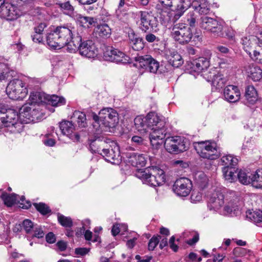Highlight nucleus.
<instances>
[{"label":"nucleus","mask_w":262,"mask_h":262,"mask_svg":"<svg viewBox=\"0 0 262 262\" xmlns=\"http://www.w3.org/2000/svg\"><path fill=\"white\" fill-rule=\"evenodd\" d=\"M46 27V24L40 23L38 26L34 28V31L35 33H39L42 34V32Z\"/></svg>","instance_id":"nucleus-63"},{"label":"nucleus","mask_w":262,"mask_h":262,"mask_svg":"<svg viewBox=\"0 0 262 262\" xmlns=\"http://www.w3.org/2000/svg\"><path fill=\"white\" fill-rule=\"evenodd\" d=\"M89 141L90 150L94 153L101 155L102 148L108 147V141L103 140L100 138H96L94 140L90 139Z\"/></svg>","instance_id":"nucleus-26"},{"label":"nucleus","mask_w":262,"mask_h":262,"mask_svg":"<svg viewBox=\"0 0 262 262\" xmlns=\"http://www.w3.org/2000/svg\"><path fill=\"white\" fill-rule=\"evenodd\" d=\"M146 160L147 157L145 155L133 152L130 154L128 162L133 166L142 167L145 166Z\"/></svg>","instance_id":"nucleus-29"},{"label":"nucleus","mask_w":262,"mask_h":262,"mask_svg":"<svg viewBox=\"0 0 262 262\" xmlns=\"http://www.w3.org/2000/svg\"><path fill=\"white\" fill-rule=\"evenodd\" d=\"M136 177L141 179L143 183L151 186H157L165 181V174L164 171L157 167H152L148 169L138 171Z\"/></svg>","instance_id":"nucleus-3"},{"label":"nucleus","mask_w":262,"mask_h":262,"mask_svg":"<svg viewBox=\"0 0 262 262\" xmlns=\"http://www.w3.org/2000/svg\"><path fill=\"white\" fill-rule=\"evenodd\" d=\"M238 159L229 155L223 156L221 159V164L224 167L230 168L237 164Z\"/></svg>","instance_id":"nucleus-43"},{"label":"nucleus","mask_w":262,"mask_h":262,"mask_svg":"<svg viewBox=\"0 0 262 262\" xmlns=\"http://www.w3.org/2000/svg\"><path fill=\"white\" fill-rule=\"evenodd\" d=\"M202 193L199 191H193L191 195V201L193 203L199 202L202 200Z\"/></svg>","instance_id":"nucleus-55"},{"label":"nucleus","mask_w":262,"mask_h":262,"mask_svg":"<svg viewBox=\"0 0 262 262\" xmlns=\"http://www.w3.org/2000/svg\"><path fill=\"white\" fill-rule=\"evenodd\" d=\"M160 4L165 8L171 6H176V11L174 18L178 19L181 17L184 12L187 9V6L183 4L182 0H158Z\"/></svg>","instance_id":"nucleus-20"},{"label":"nucleus","mask_w":262,"mask_h":262,"mask_svg":"<svg viewBox=\"0 0 262 262\" xmlns=\"http://www.w3.org/2000/svg\"><path fill=\"white\" fill-rule=\"evenodd\" d=\"M32 108V107L28 106L27 104L23 105L20 108L18 118L19 121L21 123L27 124L32 122L33 119H32L30 113Z\"/></svg>","instance_id":"nucleus-28"},{"label":"nucleus","mask_w":262,"mask_h":262,"mask_svg":"<svg viewBox=\"0 0 262 262\" xmlns=\"http://www.w3.org/2000/svg\"><path fill=\"white\" fill-rule=\"evenodd\" d=\"M50 137H54V136L53 134H47V139L43 140V142L47 146H53L55 143V140Z\"/></svg>","instance_id":"nucleus-56"},{"label":"nucleus","mask_w":262,"mask_h":262,"mask_svg":"<svg viewBox=\"0 0 262 262\" xmlns=\"http://www.w3.org/2000/svg\"><path fill=\"white\" fill-rule=\"evenodd\" d=\"M73 121L77 122L78 126L81 127H85L86 126L85 115L80 111H76L74 112L72 117Z\"/></svg>","instance_id":"nucleus-39"},{"label":"nucleus","mask_w":262,"mask_h":262,"mask_svg":"<svg viewBox=\"0 0 262 262\" xmlns=\"http://www.w3.org/2000/svg\"><path fill=\"white\" fill-rule=\"evenodd\" d=\"M167 134L165 125L162 127H157L151 129L149 139L151 145L154 149H158L164 143Z\"/></svg>","instance_id":"nucleus-14"},{"label":"nucleus","mask_w":262,"mask_h":262,"mask_svg":"<svg viewBox=\"0 0 262 262\" xmlns=\"http://www.w3.org/2000/svg\"><path fill=\"white\" fill-rule=\"evenodd\" d=\"M166 56L168 62L173 67L179 68L184 62L181 55L176 51H170Z\"/></svg>","instance_id":"nucleus-33"},{"label":"nucleus","mask_w":262,"mask_h":262,"mask_svg":"<svg viewBox=\"0 0 262 262\" xmlns=\"http://www.w3.org/2000/svg\"><path fill=\"white\" fill-rule=\"evenodd\" d=\"M209 65V57H203L193 60V61L188 63V67L191 69V71L197 73H200L207 70Z\"/></svg>","instance_id":"nucleus-21"},{"label":"nucleus","mask_w":262,"mask_h":262,"mask_svg":"<svg viewBox=\"0 0 262 262\" xmlns=\"http://www.w3.org/2000/svg\"><path fill=\"white\" fill-rule=\"evenodd\" d=\"M136 129L141 134H145L148 132L149 128L148 121L147 115L145 117L138 116L134 120Z\"/></svg>","instance_id":"nucleus-27"},{"label":"nucleus","mask_w":262,"mask_h":262,"mask_svg":"<svg viewBox=\"0 0 262 262\" xmlns=\"http://www.w3.org/2000/svg\"><path fill=\"white\" fill-rule=\"evenodd\" d=\"M77 19L81 26L89 28L97 23V19L92 17L83 16L80 14L77 15Z\"/></svg>","instance_id":"nucleus-42"},{"label":"nucleus","mask_w":262,"mask_h":262,"mask_svg":"<svg viewBox=\"0 0 262 262\" xmlns=\"http://www.w3.org/2000/svg\"><path fill=\"white\" fill-rule=\"evenodd\" d=\"M46 94L42 92H35L31 93L30 96V105L40 106V105L46 104L47 99Z\"/></svg>","instance_id":"nucleus-30"},{"label":"nucleus","mask_w":262,"mask_h":262,"mask_svg":"<svg viewBox=\"0 0 262 262\" xmlns=\"http://www.w3.org/2000/svg\"><path fill=\"white\" fill-rule=\"evenodd\" d=\"M192 8L200 14L206 15L210 11V6L207 0H200L198 5L193 3Z\"/></svg>","instance_id":"nucleus-37"},{"label":"nucleus","mask_w":262,"mask_h":262,"mask_svg":"<svg viewBox=\"0 0 262 262\" xmlns=\"http://www.w3.org/2000/svg\"><path fill=\"white\" fill-rule=\"evenodd\" d=\"M76 33L75 29L67 26H57L47 35V43L53 49H60L64 46L68 48L73 38L76 36Z\"/></svg>","instance_id":"nucleus-1"},{"label":"nucleus","mask_w":262,"mask_h":262,"mask_svg":"<svg viewBox=\"0 0 262 262\" xmlns=\"http://www.w3.org/2000/svg\"><path fill=\"white\" fill-rule=\"evenodd\" d=\"M257 37L253 36H249L245 37L242 39V45L244 50L249 55L250 57H252V53L256 48L258 45L257 42Z\"/></svg>","instance_id":"nucleus-25"},{"label":"nucleus","mask_w":262,"mask_h":262,"mask_svg":"<svg viewBox=\"0 0 262 262\" xmlns=\"http://www.w3.org/2000/svg\"><path fill=\"white\" fill-rule=\"evenodd\" d=\"M46 104H51L52 106H57L65 104L66 100L63 97H59L57 95H49L46 94Z\"/></svg>","instance_id":"nucleus-41"},{"label":"nucleus","mask_w":262,"mask_h":262,"mask_svg":"<svg viewBox=\"0 0 262 262\" xmlns=\"http://www.w3.org/2000/svg\"><path fill=\"white\" fill-rule=\"evenodd\" d=\"M32 110L30 112L32 119H33L32 122H35L42 117V113L41 112L40 106L36 105H30Z\"/></svg>","instance_id":"nucleus-49"},{"label":"nucleus","mask_w":262,"mask_h":262,"mask_svg":"<svg viewBox=\"0 0 262 262\" xmlns=\"http://www.w3.org/2000/svg\"><path fill=\"white\" fill-rule=\"evenodd\" d=\"M129 42L134 50L139 51L144 47L143 39L142 38L138 37L133 33L129 34Z\"/></svg>","instance_id":"nucleus-36"},{"label":"nucleus","mask_w":262,"mask_h":262,"mask_svg":"<svg viewBox=\"0 0 262 262\" xmlns=\"http://www.w3.org/2000/svg\"><path fill=\"white\" fill-rule=\"evenodd\" d=\"M1 119L5 123V127L13 126L19 121L17 112L13 109L7 110L4 105L0 104Z\"/></svg>","instance_id":"nucleus-18"},{"label":"nucleus","mask_w":262,"mask_h":262,"mask_svg":"<svg viewBox=\"0 0 262 262\" xmlns=\"http://www.w3.org/2000/svg\"><path fill=\"white\" fill-rule=\"evenodd\" d=\"M210 75L207 77L208 81H211L212 84L217 89L222 88L225 83V79L223 76L215 70L209 73Z\"/></svg>","instance_id":"nucleus-32"},{"label":"nucleus","mask_w":262,"mask_h":262,"mask_svg":"<svg viewBox=\"0 0 262 262\" xmlns=\"http://www.w3.org/2000/svg\"><path fill=\"white\" fill-rule=\"evenodd\" d=\"M171 35L176 41L185 44L191 40L193 34L191 28L187 24L178 23L172 28Z\"/></svg>","instance_id":"nucleus-5"},{"label":"nucleus","mask_w":262,"mask_h":262,"mask_svg":"<svg viewBox=\"0 0 262 262\" xmlns=\"http://www.w3.org/2000/svg\"><path fill=\"white\" fill-rule=\"evenodd\" d=\"M96 37L100 38H108L111 34V29L107 24L98 25L95 29Z\"/></svg>","instance_id":"nucleus-35"},{"label":"nucleus","mask_w":262,"mask_h":262,"mask_svg":"<svg viewBox=\"0 0 262 262\" xmlns=\"http://www.w3.org/2000/svg\"><path fill=\"white\" fill-rule=\"evenodd\" d=\"M100 115V121L106 126L114 127L118 121V115L117 112L112 108L101 110Z\"/></svg>","instance_id":"nucleus-15"},{"label":"nucleus","mask_w":262,"mask_h":262,"mask_svg":"<svg viewBox=\"0 0 262 262\" xmlns=\"http://www.w3.org/2000/svg\"><path fill=\"white\" fill-rule=\"evenodd\" d=\"M223 172L225 179L230 182H232L235 178L234 170L232 167H223Z\"/></svg>","instance_id":"nucleus-50"},{"label":"nucleus","mask_w":262,"mask_h":262,"mask_svg":"<svg viewBox=\"0 0 262 262\" xmlns=\"http://www.w3.org/2000/svg\"><path fill=\"white\" fill-rule=\"evenodd\" d=\"M253 60H259L262 62V47L257 45L256 48L253 51L252 57H250Z\"/></svg>","instance_id":"nucleus-52"},{"label":"nucleus","mask_w":262,"mask_h":262,"mask_svg":"<svg viewBox=\"0 0 262 262\" xmlns=\"http://www.w3.org/2000/svg\"><path fill=\"white\" fill-rule=\"evenodd\" d=\"M165 149L171 154H178L188 148L187 141L182 137L176 136L167 137L164 141Z\"/></svg>","instance_id":"nucleus-6"},{"label":"nucleus","mask_w":262,"mask_h":262,"mask_svg":"<svg viewBox=\"0 0 262 262\" xmlns=\"http://www.w3.org/2000/svg\"><path fill=\"white\" fill-rule=\"evenodd\" d=\"M135 60L139 62L140 67L150 73H156L160 67L159 62L149 55L137 56Z\"/></svg>","instance_id":"nucleus-17"},{"label":"nucleus","mask_w":262,"mask_h":262,"mask_svg":"<svg viewBox=\"0 0 262 262\" xmlns=\"http://www.w3.org/2000/svg\"><path fill=\"white\" fill-rule=\"evenodd\" d=\"M82 29H77L76 36L73 38V41L67 48L70 53H75L79 51L80 54L87 58H94L97 55V50L92 41H82L81 35Z\"/></svg>","instance_id":"nucleus-2"},{"label":"nucleus","mask_w":262,"mask_h":262,"mask_svg":"<svg viewBox=\"0 0 262 262\" xmlns=\"http://www.w3.org/2000/svg\"><path fill=\"white\" fill-rule=\"evenodd\" d=\"M253 218L255 220V222H262V209L258 210L254 212Z\"/></svg>","instance_id":"nucleus-59"},{"label":"nucleus","mask_w":262,"mask_h":262,"mask_svg":"<svg viewBox=\"0 0 262 262\" xmlns=\"http://www.w3.org/2000/svg\"><path fill=\"white\" fill-rule=\"evenodd\" d=\"M239 201L236 196H233L232 199H230L224 207V211L227 214H231L233 212L237 214L239 209Z\"/></svg>","instance_id":"nucleus-34"},{"label":"nucleus","mask_w":262,"mask_h":262,"mask_svg":"<svg viewBox=\"0 0 262 262\" xmlns=\"http://www.w3.org/2000/svg\"><path fill=\"white\" fill-rule=\"evenodd\" d=\"M224 195L220 190H215L208 195V207L210 210H218L224 203Z\"/></svg>","instance_id":"nucleus-19"},{"label":"nucleus","mask_w":262,"mask_h":262,"mask_svg":"<svg viewBox=\"0 0 262 262\" xmlns=\"http://www.w3.org/2000/svg\"><path fill=\"white\" fill-rule=\"evenodd\" d=\"M245 97L246 99L251 104L257 100V92L253 86L249 85L246 89Z\"/></svg>","instance_id":"nucleus-44"},{"label":"nucleus","mask_w":262,"mask_h":262,"mask_svg":"<svg viewBox=\"0 0 262 262\" xmlns=\"http://www.w3.org/2000/svg\"><path fill=\"white\" fill-rule=\"evenodd\" d=\"M192 186L191 181L189 179L180 178L175 181L173 190L178 195L186 196L190 192Z\"/></svg>","instance_id":"nucleus-16"},{"label":"nucleus","mask_w":262,"mask_h":262,"mask_svg":"<svg viewBox=\"0 0 262 262\" xmlns=\"http://www.w3.org/2000/svg\"><path fill=\"white\" fill-rule=\"evenodd\" d=\"M185 21L190 27H195L198 23V15L195 10L189 11L185 17Z\"/></svg>","instance_id":"nucleus-40"},{"label":"nucleus","mask_w":262,"mask_h":262,"mask_svg":"<svg viewBox=\"0 0 262 262\" xmlns=\"http://www.w3.org/2000/svg\"><path fill=\"white\" fill-rule=\"evenodd\" d=\"M161 238V236L160 235L153 236L149 241L148 245V250L150 251H153L159 244Z\"/></svg>","instance_id":"nucleus-53"},{"label":"nucleus","mask_w":262,"mask_h":262,"mask_svg":"<svg viewBox=\"0 0 262 262\" xmlns=\"http://www.w3.org/2000/svg\"><path fill=\"white\" fill-rule=\"evenodd\" d=\"M33 205L37 210L42 215H46L51 211L49 207L43 203H33Z\"/></svg>","instance_id":"nucleus-51"},{"label":"nucleus","mask_w":262,"mask_h":262,"mask_svg":"<svg viewBox=\"0 0 262 262\" xmlns=\"http://www.w3.org/2000/svg\"><path fill=\"white\" fill-rule=\"evenodd\" d=\"M194 147L200 156L204 159H216L220 155L214 143L209 141L196 142L194 143Z\"/></svg>","instance_id":"nucleus-4"},{"label":"nucleus","mask_w":262,"mask_h":262,"mask_svg":"<svg viewBox=\"0 0 262 262\" xmlns=\"http://www.w3.org/2000/svg\"><path fill=\"white\" fill-rule=\"evenodd\" d=\"M106 60L117 63H127L129 62V57L118 49L108 47L104 52Z\"/></svg>","instance_id":"nucleus-12"},{"label":"nucleus","mask_w":262,"mask_h":262,"mask_svg":"<svg viewBox=\"0 0 262 262\" xmlns=\"http://www.w3.org/2000/svg\"><path fill=\"white\" fill-rule=\"evenodd\" d=\"M226 257L225 254H217L214 255L213 262H222L223 260Z\"/></svg>","instance_id":"nucleus-64"},{"label":"nucleus","mask_w":262,"mask_h":262,"mask_svg":"<svg viewBox=\"0 0 262 262\" xmlns=\"http://www.w3.org/2000/svg\"><path fill=\"white\" fill-rule=\"evenodd\" d=\"M108 147L102 148V155L105 160L114 164H117L121 160L119 147L117 143L108 140Z\"/></svg>","instance_id":"nucleus-9"},{"label":"nucleus","mask_w":262,"mask_h":262,"mask_svg":"<svg viewBox=\"0 0 262 262\" xmlns=\"http://www.w3.org/2000/svg\"><path fill=\"white\" fill-rule=\"evenodd\" d=\"M45 233L40 227L38 226L34 227V234H33V236L39 238L43 237Z\"/></svg>","instance_id":"nucleus-57"},{"label":"nucleus","mask_w":262,"mask_h":262,"mask_svg":"<svg viewBox=\"0 0 262 262\" xmlns=\"http://www.w3.org/2000/svg\"><path fill=\"white\" fill-rule=\"evenodd\" d=\"M252 185L257 188H262V169L258 170L253 175Z\"/></svg>","instance_id":"nucleus-46"},{"label":"nucleus","mask_w":262,"mask_h":262,"mask_svg":"<svg viewBox=\"0 0 262 262\" xmlns=\"http://www.w3.org/2000/svg\"><path fill=\"white\" fill-rule=\"evenodd\" d=\"M224 95L228 101L236 102L240 99L241 93L236 86L229 85L225 88Z\"/></svg>","instance_id":"nucleus-23"},{"label":"nucleus","mask_w":262,"mask_h":262,"mask_svg":"<svg viewBox=\"0 0 262 262\" xmlns=\"http://www.w3.org/2000/svg\"><path fill=\"white\" fill-rule=\"evenodd\" d=\"M58 221L63 227L70 228L73 226V221L71 217L65 216L63 215L58 213Z\"/></svg>","instance_id":"nucleus-47"},{"label":"nucleus","mask_w":262,"mask_h":262,"mask_svg":"<svg viewBox=\"0 0 262 262\" xmlns=\"http://www.w3.org/2000/svg\"><path fill=\"white\" fill-rule=\"evenodd\" d=\"M59 127L63 135H67L70 138L75 141H79L80 139L79 135L75 133L72 135L74 127L72 122L64 121L60 123Z\"/></svg>","instance_id":"nucleus-24"},{"label":"nucleus","mask_w":262,"mask_h":262,"mask_svg":"<svg viewBox=\"0 0 262 262\" xmlns=\"http://www.w3.org/2000/svg\"><path fill=\"white\" fill-rule=\"evenodd\" d=\"M46 238L47 242L50 244H53L56 241L55 236L52 232L49 233L46 235Z\"/></svg>","instance_id":"nucleus-62"},{"label":"nucleus","mask_w":262,"mask_h":262,"mask_svg":"<svg viewBox=\"0 0 262 262\" xmlns=\"http://www.w3.org/2000/svg\"><path fill=\"white\" fill-rule=\"evenodd\" d=\"M23 226L24 230L27 233H30L32 229L35 227L33 223L30 220L28 219L24 221L23 223Z\"/></svg>","instance_id":"nucleus-54"},{"label":"nucleus","mask_w":262,"mask_h":262,"mask_svg":"<svg viewBox=\"0 0 262 262\" xmlns=\"http://www.w3.org/2000/svg\"><path fill=\"white\" fill-rule=\"evenodd\" d=\"M148 121L149 128L153 129L157 127H162L165 125L166 120L165 117L159 115L154 112H150L147 115Z\"/></svg>","instance_id":"nucleus-22"},{"label":"nucleus","mask_w":262,"mask_h":262,"mask_svg":"<svg viewBox=\"0 0 262 262\" xmlns=\"http://www.w3.org/2000/svg\"><path fill=\"white\" fill-rule=\"evenodd\" d=\"M245 70L248 76L253 81H257L262 78V70L253 64L245 67Z\"/></svg>","instance_id":"nucleus-31"},{"label":"nucleus","mask_w":262,"mask_h":262,"mask_svg":"<svg viewBox=\"0 0 262 262\" xmlns=\"http://www.w3.org/2000/svg\"><path fill=\"white\" fill-rule=\"evenodd\" d=\"M89 251V249L86 248H76L75 252L77 255H84Z\"/></svg>","instance_id":"nucleus-60"},{"label":"nucleus","mask_w":262,"mask_h":262,"mask_svg":"<svg viewBox=\"0 0 262 262\" xmlns=\"http://www.w3.org/2000/svg\"><path fill=\"white\" fill-rule=\"evenodd\" d=\"M194 180L195 183L202 189L206 187L207 185L208 179L206 174L202 172H199L195 173L194 175Z\"/></svg>","instance_id":"nucleus-45"},{"label":"nucleus","mask_w":262,"mask_h":262,"mask_svg":"<svg viewBox=\"0 0 262 262\" xmlns=\"http://www.w3.org/2000/svg\"><path fill=\"white\" fill-rule=\"evenodd\" d=\"M0 197L4 204L8 207L12 206L17 202L20 204V207L23 209H28L31 206V202L29 201H26L24 196H21L20 200H18V195L17 194L15 193L8 194L6 192L0 191Z\"/></svg>","instance_id":"nucleus-13"},{"label":"nucleus","mask_w":262,"mask_h":262,"mask_svg":"<svg viewBox=\"0 0 262 262\" xmlns=\"http://www.w3.org/2000/svg\"><path fill=\"white\" fill-rule=\"evenodd\" d=\"M140 25L143 31L146 32L149 28L156 32L159 22L156 17L147 11L140 12Z\"/></svg>","instance_id":"nucleus-11"},{"label":"nucleus","mask_w":262,"mask_h":262,"mask_svg":"<svg viewBox=\"0 0 262 262\" xmlns=\"http://www.w3.org/2000/svg\"><path fill=\"white\" fill-rule=\"evenodd\" d=\"M32 40L35 42H41L42 41V34L35 33L32 35Z\"/></svg>","instance_id":"nucleus-61"},{"label":"nucleus","mask_w":262,"mask_h":262,"mask_svg":"<svg viewBox=\"0 0 262 262\" xmlns=\"http://www.w3.org/2000/svg\"><path fill=\"white\" fill-rule=\"evenodd\" d=\"M253 173L249 172H246L244 170H240L237 174V177L239 181L244 184L248 185L249 184H252V181Z\"/></svg>","instance_id":"nucleus-38"},{"label":"nucleus","mask_w":262,"mask_h":262,"mask_svg":"<svg viewBox=\"0 0 262 262\" xmlns=\"http://www.w3.org/2000/svg\"><path fill=\"white\" fill-rule=\"evenodd\" d=\"M6 91L8 97L13 100L23 99L27 93L23 82L18 79L11 80L8 83Z\"/></svg>","instance_id":"nucleus-7"},{"label":"nucleus","mask_w":262,"mask_h":262,"mask_svg":"<svg viewBox=\"0 0 262 262\" xmlns=\"http://www.w3.org/2000/svg\"><path fill=\"white\" fill-rule=\"evenodd\" d=\"M145 38L146 40L148 42H153L155 41H159V39L158 37L152 33H147L146 34Z\"/></svg>","instance_id":"nucleus-58"},{"label":"nucleus","mask_w":262,"mask_h":262,"mask_svg":"<svg viewBox=\"0 0 262 262\" xmlns=\"http://www.w3.org/2000/svg\"><path fill=\"white\" fill-rule=\"evenodd\" d=\"M199 26L202 29L210 32L214 36H224L223 26L215 19L206 16H202L200 18Z\"/></svg>","instance_id":"nucleus-8"},{"label":"nucleus","mask_w":262,"mask_h":262,"mask_svg":"<svg viewBox=\"0 0 262 262\" xmlns=\"http://www.w3.org/2000/svg\"><path fill=\"white\" fill-rule=\"evenodd\" d=\"M58 5L64 14L70 16L74 15V8L69 2L59 3Z\"/></svg>","instance_id":"nucleus-48"},{"label":"nucleus","mask_w":262,"mask_h":262,"mask_svg":"<svg viewBox=\"0 0 262 262\" xmlns=\"http://www.w3.org/2000/svg\"><path fill=\"white\" fill-rule=\"evenodd\" d=\"M23 14L20 9L11 3H5L0 10V16L9 20H15Z\"/></svg>","instance_id":"nucleus-10"}]
</instances>
